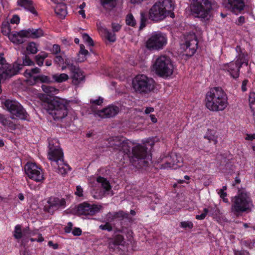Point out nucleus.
<instances>
[{"mask_svg":"<svg viewBox=\"0 0 255 255\" xmlns=\"http://www.w3.org/2000/svg\"><path fill=\"white\" fill-rule=\"evenodd\" d=\"M132 145L131 141L124 137L115 136L109 139V147L119 150L123 154L124 158H128L133 165L136 166V162L140 166L148 164L151 157L145 146L138 144L133 147L130 152V148Z\"/></svg>","mask_w":255,"mask_h":255,"instance_id":"1","label":"nucleus"},{"mask_svg":"<svg viewBox=\"0 0 255 255\" xmlns=\"http://www.w3.org/2000/svg\"><path fill=\"white\" fill-rule=\"evenodd\" d=\"M205 105L211 112L224 111L229 106L227 94L220 87L211 88L206 94Z\"/></svg>","mask_w":255,"mask_h":255,"instance_id":"2","label":"nucleus"},{"mask_svg":"<svg viewBox=\"0 0 255 255\" xmlns=\"http://www.w3.org/2000/svg\"><path fill=\"white\" fill-rule=\"evenodd\" d=\"M175 2L173 0H158L149 10V18L154 21L159 22L166 17L175 16L173 10Z\"/></svg>","mask_w":255,"mask_h":255,"instance_id":"3","label":"nucleus"},{"mask_svg":"<svg viewBox=\"0 0 255 255\" xmlns=\"http://www.w3.org/2000/svg\"><path fill=\"white\" fill-rule=\"evenodd\" d=\"M88 180L94 198L101 199L104 194H112V186L106 178L92 176L89 177Z\"/></svg>","mask_w":255,"mask_h":255,"instance_id":"4","label":"nucleus"},{"mask_svg":"<svg viewBox=\"0 0 255 255\" xmlns=\"http://www.w3.org/2000/svg\"><path fill=\"white\" fill-rule=\"evenodd\" d=\"M212 0H192L190 9L193 15L206 21L213 16Z\"/></svg>","mask_w":255,"mask_h":255,"instance_id":"5","label":"nucleus"},{"mask_svg":"<svg viewBox=\"0 0 255 255\" xmlns=\"http://www.w3.org/2000/svg\"><path fill=\"white\" fill-rule=\"evenodd\" d=\"M151 68L157 75L166 78L173 74L175 66L169 57L161 55L155 59Z\"/></svg>","mask_w":255,"mask_h":255,"instance_id":"6","label":"nucleus"},{"mask_svg":"<svg viewBox=\"0 0 255 255\" xmlns=\"http://www.w3.org/2000/svg\"><path fill=\"white\" fill-rule=\"evenodd\" d=\"M231 210L234 213L250 211L253 204L249 194L245 190H239L238 194L232 199Z\"/></svg>","mask_w":255,"mask_h":255,"instance_id":"7","label":"nucleus"},{"mask_svg":"<svg viewBox=\"0 0 255 255\" xmlns=\"http://www.w3.org/2000/svg\"><path fill=\"white\" fill-rule=\"evenodd\" d=\"M236 51L238 53L235 61L230 63L223 64L221 68L227 73L232 78L236 79L240 75V69L242 65L246 64L248 65V60L247 58V55L241 52V47L237 46Z\"/></svg>","mask_w":255,"mask_h":255,"instance_id":"8","label":"nucleus"},{"mask_svg":"<svg viewBox=\"0 0 255 255\" xmlns=\"http://www.w3.org/2000/svg\"><path fill=\"white\" fill-rule=\"evenodd\" d=\"M45 109L55 120H61L67 116V104L63 100H54L51 103L46 98Z\"/></svg>","mask_w":255,"mask_h":255,"instance_id":"9","label":"nucleus"},{"mask_svg":"<svg viewBox=\"0 0 255 255\" xmlns=\"http://www.w3.org/2000/svg\"><path fill=\"white\" fill-rule=\"evenodd\" d=\"M168 41L166 34L160 31L152 32L145 41V46L149 50L159 51L167 44Z\"/></svg>","mask_w":255,"mask_h":255,"instance_id":"10","label":"nucleus"},{"mask_svg":"<svg viewBox=\"0 0 255 255\" xmlns=\"http://www.w3.org/2000/svg\"><path fill=\"white\" fill-rule=\"evenodd\" d=\"M132 87L135 92L147 93L154 89V81L144 75H138L133 79Z\"/></svg>","mask_w":255,"mask_h":255,"instance_id":"11","label":"nucleus"},{"mask_svg":"<svg viewBox=\"0 0 255 255\" xmlns=\"http://www.w3.org/2000/svg\"><path fill=\"white\" fill-rule=\"evenodd\" d=\"M4 105L10 114L12 119L26 120L27 114L22 106L15 100H7Z\"/></svg>","mask_w":255,"mask_h":255,"instance_id":"12","label":"nucleus"},{"mask_svg":"<svg viewBox=\"0 0 255 255\" xmlns=\"http://www.w3.org/2000/svg\"><path fill=\"white\" fill-rule=\"evenodd\" d=\"M48 158L51 161L52 166L56 165L57 162L63 159V153L56 139L49 140Z\"/></svg>","mask_w":255,"mask_h":255,"instance_id":"13","label":"nucleus"},{"mask_svg":"<svg viewBox=\"0 0 255 255\" xmlns=\"http://www.w3.org/2000/svg\"><path fill=\"white\" fill-rule=\"evenodd\" d=\"M24 168L25 174L29 179L36 182H42L44 180L43 171L35 163L27 162L25 165Z\"/></svg>","mask_w":255,"mask_h":255,"instance_id":"14","label":"nucleus"},{"mask_svg":"<svg viewBox=\"0 0 255 255\" xmlns=\"http://www.w3.org/2000/svg\"><path fill=\"white\" fill-rule=\"evenodd\" d=\"M40 69L38 68H32L31 70H26L24 73V76L27 79V81L31 85L35 84L37 82L43 83H51L53 82V79L49 76L40 74L37 76H33V74L38 73Z\"/></svg>","mask_w":255,"mask_h":255,"instance_id":"15","label":"nucleus"},{"mask_svg":"<svg viewBox=\"0 0 255 255\" xmlns=\"http://www.w3.org/2000/svg\"><path fill=\"white\" fill-rule=\"evenodd\" d=\"M161 160L162 163L161 164L160 168L164 169H175L182 166L183 164L181 157L174 153L164 157Z\"/></svg>","mask_w":255,"mask_h":255,"instance_id":"16","label":"nucleus"},{"mask_svg":"<svg viewBox=\"0 0 255 255\" xmlns=\"http://www.w3.org/2000/svg\"><path fill=\"white\" fill-rule=\"evenodd\" d=\"M185 43L181 44V48L184 50L186 55L192 56L196 52L198 41L194 34H190L185 38Z\"/></svg>","mask_w":255,"mask_h":255,"instance_id":"17","label":"nucleus"},{"mask_svg":"<svg viewBox=\"0 0 255 255\" xmlns=\"http://www.w3.org/2000/svg\"><path fill=\"white\" fill-rule=\"evenodd\" d=\"M102 207L99 204H91L86 202L80 204L77 208L79 214L84 215H94L99 212Z\"/></svg>","mask_w":255,"mask_h":255,"instance_id":"18","label":"nucleus"},{"mask_svg":"<svg viewBox=\"0 0 255 255\" xmlns=\"http://www.w3.org/2000/svg\"><path fill=\"white\" fill-rule=\"evenodd\" d=\"M47 204L45 208L49 213H53V211L59 208L65 207V201L64 199H60L56 197H51L47 200Z\"/></svg>","mask_w":255,"mask_h":255,"instance_id":"19","label":"nucleus"},{"mask_svg":"<svg viewBox=\"0 0 255 255\" xmlns=\"http://www.w3.org/2000/svg\"><path fill=\"white\" fill-rule=\"evenodd\" d=\"M67 64L70 66L69 69L70 71V78L72 80V83L76 85L79 84L84 80L83 72L78 66L69 63H67Z\"/></svg>","mask_w":255,"mask_h":255,"instance_id":"20","label":"nucleus"},{"mask_svg":"<svg viewBox=\"0 0 255 255\" xmlns=\"http://www.w3.org/2000/svg\"><path fill=\"white\" fill-rule=\"evenodd\" d=\"M224 3L227 8L236 14L241 12L245 6L243 0H225Z\"/></svg>","mask_w":255,"mask_h":255,"instance_id":"21","label":"nucleus"},{"mask_svg":"<svg viewBox=\"0 0 255 255\" xmlns=\"http://www.w3.org/2000/svg\"><path fill=\"white\" fill-rule=\"evenodd\" d=\"M119 112L118 107L110 106L98 111L95 115L102 118H109L116 116Z\"/></svg>","mask_w":255,"mask_h":255,"instance_id":"22","label":"nucleus"},{"mask_svg":"<svg viewBox=\"0 0 255 255\" xmlns=\"http://www.w3.org/2000/svg\"><path fill=\"white\" fill-rule=\"evenodd\" d=\"M25 30L19 32H14L9 35V39L13 43L19 44L25 41V38H27L25 35Z\"/></svg>","mask_w":255,"mask_h":255,"instance_id":"23","label":"nucleus"},{"mask_svg":"<svg viewBox=\"0 0 255 255\" xmlns=\"http://www.w3.org/2000/svg\"><path fill=\"white\" fill-rule=\"evenodd\" d=\"M99 33L102 36L105 37L110 42H115L116 40V34L114 32H110L107 28L102 26L100 24L97 25Z\"/></svg>","mask_w":255,"mask_h":255,"instance_id":"24","label":"nucleus"},{"mask_svg":"<svg viewBox=\"0 0 255 255\" xmlns=\"http://www.w3.org/2000/svg\"><path fill=\"white\" fill-rule=\"evenodd\" d=\"M54 63L61 67L62 71L65 70L67 68H70V66L68 65L67 63L73 64L71 60L65 55L56 56L54 59Z\"/></svg>","mask_w":255,"mask_h":255,"instance_id":"25","label":"nucleus"},{"mask_svg":"<svg viewBox=\"0 0 255 255\" xmlns=\"http://www.w3.org/2000/svg\"><path fill=\"white\" fill-rule=\"evenodd\" d=\"M13 236L17 240L21 239V244L23 246H25L28 242V240L23 235V230H22L21 226L20 225H17L15 226Z\"/></svg>","mask_w":255,"mask_h":255,"instance_id":"26","label":"nucleus"},{"mask_svg":"<svg viewBox=\"0 0 255 255\" xmlns=\"http://www.w3.org/2000/svg\"><path fill=\"white\" fill-rule=\"evenodd\" d=\"M52 166L56 169V171L58 173L62 175H65L71 170L69 166L64 162L63 159L57 162L56 165Z\"/></svg>","mask_w":255,"mask_h":255,"instance_id":"27","label":"nucleus"},{"mask_svg":"<svg viewBox=\"0 0 255 255\" xmlns=\"http://www.w3.org/2000/svg\"><path fill=\"white\" fill-rule=\"evenodd\" d=\"M108 242L109 247L112 249H114L117 246H122L125 243L124 238L121 235H116L113 238H109Z\"/></svg>","mask_w":255,"mask_h":255,"instance_id":"28","label":"nucleus"},{"mask_svg":"<svg viewBox=\"0 0 255 255\" xmlns=\"http://www.w3.org/2000/svg\"><path fill=\"white\" fill-rule=\"evenodd\" d=\"M25 35L27 38H37L44 35L43 30L41 29H28L25 30Z\"/></svg>","mask_w":255,"mask_h":255,"instance_id":"29","label":"nucleus"},{"mask_svg":"<svg viewBox=\"0 0 255 255\" xmlns=\"http://www.w3.org/2000/svg\"><path fill=\"white\" fill-rule=\"evenodd\" d=\"M17 4L18 5L23 7L27 10H29L32 13H36L34 8L32 5V1L31 0H18Z\"/></svg>","mask_w":255,"mask_h":255,"instance_id":"30","label":"nucleus"},{"mask_svg":"<svg viewBox=\"0 0 255 255\" xmlns=\"http://www.w3.org/2000/svg\"><path fill=\"white\" fill-rule=\"evenodd\" d=\"M54 9L55 13L61 18H64L67 14L66 6L63 3H58Z\"/></svg>","mask_w":255,"mask_h":255,"instance_id":"31","label":"nucleus"},{"mask_svg":"<svg viewBox=\"0 0 255 255\" xmlns=\"http://www.w3.org/2000/svg\"><path fill=\"white\" fill-rule=\"evenodd\" d=\"M41 88L47 96L52 97L59 92V90L53 86L42 85Z\"/></svg>","mask_w":255,"mask_h":255,"instance_id":"32","label":"nucleus"},{"mask_svg":"<svg viewBox=\"0 0 255 255\" xmlns=\"http://www.w3.org/2000/svg\"><path fill=\"white\" fill-rule=\"evenodd\" d=\"M52 78L53 82L62 83L68 80L69 76L65 73H56L52 75Z\"/></svg>","mask_w":255,"mask_h":255,"instance_id":"33","label":"nucleus"},{"mask_svg":"<svg viewBox=\"0 0 255 255\" xmlns=\"http://www.w3.org/2000/svg\"><path fill=\"white\" fill-rule=\"evenodd\" d=\"M128 214L124 211H119L118 212L112 213H109L108 214V218L109 221H112L113 220L116 218H128Z\"/></svg>","mask_w":255,"mask_h":255,"instance_id":"34","label":"nucleus"},{"mask_svg":"<svg viewBox=\"0 0 255 255\" xmlns=\"http://www.w3.org/2000/svg\"><path fill=\"white\" fill-rule=\"evenodd\" d=\"M205 138H207L209 142H213L214 144H216L218 142L217 135L216 132L213 130H208L205 135Z\"/></svg>","mask_w":255,"mask_h":255,"instance_id":"35","label":"nucleus"},{"mask_svg":"<svg viewBox=\"0 0 255 255\" xmlns=\"http://www.w3.org/2000/svg\"><path fill=\"white\" fill-rule=\"evenodd\" d=\"M26 50L27 53L34 54L38 51V46L33 42H29L26 47Z\"/></svg>","mask_w":255,"mask_h":255,"instance_id":"36","label":"nucleus"},{"mask_svg":"<svg viewBox=\"0 0 255 255\" xmlns=\"http://www.w3.org/2000/svg\"><path fill=\"white\" fill-rule=\"evenodd\" d=\"M125 20L126 24L129 26L134 27L136 24V20L131 13L127 15Z\"/></svg>","mask_w":255,"mask_h":255,"instance_id":"37","label":"nucleus"},{"mask_svg":"<svg viewBox=\"0 0 255 255\" xmlns=\"http://www.w3.org/2000/svg\"><path fill=\"white\" fill-rule=\"evenodd\" d=\"M47 54L45 52H41L35 57L36 63L39 66H41L43 64V60L47 57Z\"/></svg>","mask_w":255,"mask_h":255,"instance_id":"38","label":"nucleus"},{"mask_svg":"<svg viewBox=\"0 0 255 255\" xmlns=\"http://www.w3.org/2000/svg\"><path fill=\"white\" fill-rule=\"evenodd\" d=\"M249 104L250 108L253 113L255 115V93H251L249 95Z\"/></svg>","mask_w":255,"mask_h":255,"instance_id":"39","label":"nucleus"},{"mask_svg":"<svg viewBox=\"0 0 255 255\" xmlns=\"http://www.w3.org/2000/svg\"><path fill=\"white\" fill-rule=\"evenodd\" d=\"M1 32L5 35L9 36L10 32V27L8 21L3 22L1 27Z\"/></svg>","mask_w":255,"mask_h":255,"instance_id":"40","label":"nucleus"},{"mask_svg":"<svg viewBox=\"0 0 255 255\" xmlns=\"http://www.w3.org/2000/svg\"><path fill=\"white\" fill-rule=\"evenodd\" d=\"M38 230H34L33 231H30L28 228H25L23 229V235L25 236L26 238L28 239V238L32 237L35 235L38 236Z\"/></svg>","mask_w":255,"mask_h":255,"instance_id":"41","label":"nucleus"},{"mask_svg":"<svg viewBox=\"0 0 255 255\" xmlns=\"http://www.w3.org/2000/svg\"><path fill=\"white\" fill-rule=\"evenodd\" d=\"M180 227L184 229H191L193 228V223L190 221H185L181 222Z\"/></svg>","mask_w":255,"mask_h":255,"instance_id":"42","label":"nucleus"},{"mask_svg":"<svg viewBox=\"0 0 255 255\" xmlns=\"http://www.w3.org/2000/svg\"><path fill=\"white\" fill-rule=\"evenodd\" d=\"M147 21V18L146 17L145 13L144 12L140 13V24L139 26V29L141 30L144 27H145L146 25V22Z\"/></svg>","mask_w":255,"mask_h":255,"instance_id":"43","label":"nucleus"},{"mask_svg":"<svg viewBox=\"0 0 255 255\" xmlns=\"http://www.w3.org/2000/svg\"><path fill=\"white\" fill-rule=\"evenodd\" d=\"M82 38L83 39L84 41L87 43L89 46H93L94 42L92 39L86 33H84L82 34Z\"/></svg>","mask_w":255,"mask_h":255,"instance_id":"44","label":"nucleus"},{"mask_svg":"<svg viewBox=\"0 0 255 255\" xmlns=\"http://www.w3.org/2000/svg\"><path fill=\"white\" fill-rule=\"evenodd\" d=\"M209 212V210L207 208H204V212L202 213L201 215H197L196 216V219L199 220H204L207 214Z\"/></svg>","mask_w":255,"mask_h":255,"instance_id":"45","label":"nucleus"},{"mask_svg":"<svg viewBox=\"0 0 255 255\" xmlns=\"http://www.w3.org/2000/svg\"><path fill=\"white\" fill-rule=\"evenodd\" d=\"M113 32H118L120 30L122 27V25L117 22H112L111 24Z\"/></svg>","mask_w":255,"mask_h":255,"instance_id":"46","label":"nucleus"},{"mask_svg":"<svg viewBox=\"0 0 255 255\" xmlns=\"http://www.w3.org/2000/svg\"><path fill=\"white\" fill-rule=\"evenodd\" d=\"M22 66H31L34 65V62L28 57L25 56L23 58Z\"/></svg>","mask_w":255,"mask_h":255,"instance_id":"47","label":"nucleus"},{"mask_svg":"<svg viewBox=\"0 0 255 255\" xmlns=\"http://www.w3.org/2000/svg\"><path fill=\"white\" fill-rule=\"evenodd\" d=\"M28 241H30L31 242H42L44 241V239L42 237L41 234H38L37 238H33L32 237H30L29 239L28 238Z\"/></svg>","mask_w":255,"mask_h":255,"instance_id":"48","label":"nucleus"},{"mask_svg":"<svg viewBox=\"0 0 255 255\" xmlns=\"http://www.w3.org/2000/svg\"><path fill=\"white\" fill-rule=\"evenodd\" d=\"M99 228L102 230H107L111 231L112 230V227L109 223H106L104 225H101L99 226Z\"/></svg>","mask_w":255,"mask_h":255,"instance_id":"49","label":"nucleus"},{"mask_svg":"<svg viewBox=\"0 0 255 255\" xmlns=\"http://www.w3.org/2000/svg\"><path fill=\"white\" fill-rule=\"evenodd\" d=\"M80 51H79V53L80 54V55H83L87 57V56L88 55L89 52L87 50L85 49L84 45L81 44L80 46Z\"/></svg>","mask_w":255,"mask_h":255,"instance_id":"50","label":"nucleus"},{"mask_svg":"<svg viewBox=\"0 0 255 255\" xmlns=\"http://www.w3.org/2000/svg\"><path fill=\"white\" fill-rule=\"evenodd\" d=\"M218 193L224 202L229 203V200L226 198L227 193L226 192L223 191H219Z\"/></svg>","mask_w":255,"mask_h":255,"instance_id":"51","label":"nucleus"},{"mask_svg":"<svg viewBox=\"0 0 255 255\" xmlns=\"http://www.w3.org/2000/svg\"><path fill=\"white\" fill-rule=\"evenodd\" d=\"M0 123L3 126H7L10 124V121L5 118L4 116L0 115Z\"/></svg>","mask_w":255,"mask_h":255,"instance_id":"52","label":"nucleus"},{"mask_svg":"<svg viewBox=\"0 0 255 255\" xmlns=\"http://www.w3.org/2000/svg\"><path fill=\"white\" fill-rule=\"evenodd\" d=\"M103 102V99L101 97H99L98 99L95 100L91 99L90 100V103L94 105H100Z\"/></svg>","mask_w":255,"mask_h":255,"instance_id":"53","label":"nucleus"},{"mask_svg":"<svg viewBox=\"0 0 255 255\" xmlns=\"http://www.w3.org/2000/svg\"><path fill=\"white\" fill-rule=\"evenodd\" d=\"M20 18L16 14H14L12 16V17L10 20V23L11 24H16L19 23Z\"/></svg>","mask_w":255,"mask_h":255,"instance_id":"54","label":"nucleus"},{"mask_svg":"<svg viewBox=\"0 0 255 255\" xmlns=\"http://www.w3.org/2000/svg\"><path fill=\"white\" fill-rule=\"evenodd\" d=\"M83 190L82 188L80 185L77 186H76V190L75 192V195L78 197H82L83 196Z\"/></svg>","mask_w":255,"mask_h":255,"instance_id":"55","label":"nucleus"},{"mask_svg":"<svg viewBox=\"0 0 255 255\" xmlns=\"http://www.w3.org/2000/svg\"><path fill=\"white\" fill-rule=\"evenodd\" d=\"M234 255H249V253L245 250H234Z\"/></svg>","mask_w":255,"mask_h":255,"instance_id":"56","label":"nucleus"},{"mask_svg":"<svg viewBox=\"0 0 255 255\" xmlns=\"http://www.w3.org/2000/svg\"><path fill=\"white\" fill-rule=\"evenodd\" d=\"M73 224L71 222H68L67 226L64 228V231L66 233H69L71 232Z\"/></svg>","mask_w":255,"mask_h":255,"instance_id":"57","label":"nucleus"},{"mask_svg":"<svg viewBox=\"0 0 255 255\" xmlns=\"http://www.w3.org/2000/svg\"><path fill=\"white\" fill-rule=\"evenodd\" d=\"M116 0H101V3L104 6H106L107 4L113 5V2Z\"/></svg>","mask_w":255,"mask_h":255,"instance_id":"58","label":"nucleus"},{"mask_svg":"<svg viewBox=\"0 0 255 255\" xmlns=\"http://www.w3.org/2000/svg\"><path fill=\"white\" fill-rule=\"evenodd\" d=\"M72 234L74 236H79L80 235H81V233H82V231L79 228H75L72 232Z\"/></svg>","mask_w":255,"mask_h":255,"instance_id":"59","label":"nucleus"},{"mask_svg":"<svg viewBox=\"0 0 255 255\" xmlns=\"http://www.w3.org/2000/svg\"><path fill=\"white\" fill-rule=\"evenodd\" d=\"M245 139L248 140H252L255 139V133H248L246 134Z\"/></svg>","mask_w":255,"mask_h":255,"instance_id":"60","label":"nucleus"},{"mask_svg":"<svg viewBox=\"0 0 255 255\" xmlns=\"http://www.w3.org/2000/svg\"><path fill=\"white\" fill-rule=\"evenodd\" d=\"M245 22V17L243 16H240L238 19L236 20V23L238 25H242Z\"/></svg>","mask_w":255,"mask_h":255,"instance_id":"61","label":"nucleus"},{"mask_svg":"<svg viewBox=\"0 0 255 255\" xmlns=\"http://www.w3.org/2000/svg\"><path fill=\"white\" fill-rule=\"evenodd\" d=\"M60 51V46L58 45L54 44L52 47V52L55 54L58 53Z\"/></svg>","mask_w":255,"mask_h":255,"instance_id":"62","label":"nucleus"},{"mask_svg":"<svg viewBox=\"0 0 255 255\" xmlns=\"http://www.w3.org/2000/svg\"><path fill=\"white\" fill-rule=\"evenodd\" d=\"M87 57L83 55H80L79 53H78V58H77V61L79 62H84L85 60H86Z\"/></svg>","mask_w":255,"mask_h":255,"instance_id":"63","label":"nucleus"},{"mask_svg":"<svg viewBox=\"0 0 255 255\" xmlns=\"http://www.w3.org/2000/svg\"><path fill=\"white\" fill-rule=\"evenodd\" d=\"M248 83V80H245L243 81L242 85V89L243 91H246L247 90V85Z\"/></svg>","mask_w":255,"mask_h":255,"instance_id":"64","label":"nucleus"}]
</instances>
